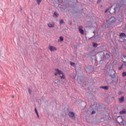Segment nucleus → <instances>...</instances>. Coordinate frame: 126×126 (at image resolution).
I'll return each instance as SVG.
<instances>
[{
    "label": "nucleus",
    "mask_w": 126,
    "mask_h": 126,
    "mask_svg": "<svg viewBox=\"0 0 126 126\" xmlns=\"http://www.w3.org/2000/svg\"><path fill=\"white\" fill-rule=\"evenodd\" d=\"M119 94H123V92H120Z\"/></svg>",
    "instance_id": "29"
},
{
    "label": "nucleus",
    "mask_w": 126,
    "mask_h": 126,
    "mask_svg": "<svg viewBox=\"0 0 126 126\" xmlns=\"http://www.w3.org/2000/svg\"><path fill=\"white\" fill-rule=\"evenodd\" d=\"M101 88H103L104 90H108L109 89V87L108 86H102Z\"/></svg>",
    "instance_id": "14"
},
{
    "label": "nucleus",
    "mask_w": 126,
    "mask_h": 126,
    "mask_svg": "<svg viewBox=\"0 0 126 126\" xmlns=\"http://www.w3.org/2000/svg\"><path fill=\"white\" fill-rule=\"evenodd\" d=\"M117 122L119 124H121V123H123L124 122V119H123V118H122L121 117H119L117 118Z\"/></svg>",
    "instance_id": "7"
},
{
    "label": "nucleus",
    "mask_w": 126,
    "mask_h": 126,
    "mask_svg": "<svg viewBox=\"0 0 126 126\" xmlns=\"http://www.w3.org/2000/svg\"><path fill=\"white\" fill-rule=\"evenodd\" d=\"M36 2L37 4L39 5L41 2H42V0H36Z\"/></svg>",
    "instance_id": "19"
},
{
    "label": "nucleus",
    "mask_w": 126,
    "mask_h": 126,
    "mask_svg": "<svg viewBox=\"0 0 126 126\" xmlns=\"http://www.w3.org/2000/svg\"><path fill=\"white\" fill-rule=\"evenodd\" d=\"M54 82H55V83H56L57 84H59V83H60V80H59L58 79H55L54 80Z\"/></svg>",
    "instance_id": "15"
},
{
    "label": "nucleus",
    "mask_w": 126,
    "mask_h": 126,
    "mask_svg": "<svg viewBox=\"0 0 126 126\" xmlns=\"http://www.w3.org/2000/svg\"><path fill=\"white\" fill-rule=\"evenodd\" d=\"M119 6L121 7V6H122V5H119Z\"/></svg>",
    "instance_id": "32"
},
{
    "label": "nucleus",
    "mask_w": 126,
    "mask_h": 126,
    "mask_svg": "<svg viewBox=\"0 0 126 126\" xmlns=\"http://www.w3.org/2000/svg\"><path fill=\"white\" fill-rule=\"evenodd\" d=\"M48 50H50V52H55L57 51V48L52 45H49L48 47Z\"/></svg>",
    "instance_id": "2"
},
{
    "label": "nucleus",
    "mask_w": 126,
    "mask_h": 126,
    "mask_svg": "<svg viewBox=\"0 0 126 126\" xmlns=\"http://www.w3.org/2000/svg\"><path fill=\"white\" fill-rule=\"evenodd\" d=\"M68 116L70 117V118H71V119H74L75 114L72 112H69L68 113Z\"/></svg>",
    "instance_id": "5"
},
{
    "label": "nucleus",
    "mask_w": 126,
    "mask_h": 126,
    "mask_svg": "<svg viewBox=\"0 0 126 126\" xmlns=\"http://www.w3.org/2000/svg\"><path fill=\"white\" fill-rule=\"evenodd\" d=\"M60 41H63V36H60Z\"/></svg>",
    "instance_id": "20"
},
{
    "label": "nucleus",
    "mask_w": 126,
    "mask_h": 126,
    "mask_svg": "<svg viewBox=\"0 0 126 126\" xmlns=\"http://www.w3.org/2000/svg\"><path fill=\"white\" fill-rule=\"evenodd\" d=\"M95 111H93L92 112V115H93L94 114H95Z\"/></svg>",
    "instance_id": "28"
},
{
    "label": "nucleus",
    "mask_w": 126,
    "mask_h": 126,
    "mask_svg": "<svg viewBox=\"0 0 126 126\" xmlns=\"http://www.w3.org/2000/svg\"><path fill=\"white\" fill-rule=\"evenodd\" d=\"M58 15H58V13H57V12H55L54 13V17H58Z\"/></svg>",
    "instance_id": "18"
},
{
    "label": "nucleus",
    "mask_w": 126,
    "mask_h": 126,
    "mask_svg": "<svg viewBox=\"0 0 126 126\" xmlns=\"http://www.w3.org/2000/svg\"><path fill=\"white\" fill-rule=\"evenodd\" d=\"M123 76H126V72H123L122 73Z\"/></svg>",
    "instance_id": "23"
},
{
    "label": "nucleus",
    "mask_w": 126,
    "mask_h": 126,
    "mask_svg": "<svg viewBox=\"0 0 126 126\" xmlns=\"http://www.w3.org/2000/svg\"><path fill=\"white\" fill-rule=\"evenodd\" d=\"M122 62L125 63V65L126 66V57H124V58L122 59Z\"/></svg>",
    "instance_id": "13"
},
{
    "label": "nucleus",
    "mask_w": 126,
    "mask_h": 126,
    "mask_svg": "<svg viewBox=\"0 0 126 126\" xmlns=\"http://www.w3.org/2000/svg\"><path fill=\"white\" fill-rule=\"evenodd\" d=\"M120 37H126V34L125 33H121L119 34Z\"/></svg>",
    "instance_id": "12"
},
{
    "label": "nucleus",
    "mask_w": 126,
    "mask_h": 126,
    "mask_svg": "<svg viewBox=\"0 0 126 126\" xmlns=\"http://www.w3.org/2000/svg\"><path fill=\"white\" fill-rule=\"evenodd\" d=\"M29 94H31V90H30V89H29Z\"/></svg>",
    "instance_id": "26"
},
{
    "label": "nucleus",
    "mask_w": 126,
    "mask_h": 126,
    "mask_svg": "<svg viewBox=\"0 0 126 126\" xmlns=\"http://www.w3.org/2000/svg\"><path fill=\"white\" fill-rule=\"evenodd\" d=\"M122 68H123V65H122L120 67H119V70H121V69H122Z\"/></svg>",
    "instance_id": "25"
},
{
    "label": "nucleus",
    "mask_w": 126,
    "mask_h": 126,
    "mask_svg": "<svg viewBox=\"0 0 126 126\" xmlns=\"http://www.w3.org/2000/svg\"><path fill=\"white\" fill-rule=\"evenodd\" d=\"M34 111H35V113L36 114L38 118H39V114L38 113V111H37V109L36 108H35Z\"/></svg>",
    "instance_id": "17"
},
{
    "label": "nucleus",
    "mask_w": 126,
    "mask_h": 126,
    "mask_svg": "<svg viewBox=\"0 0 126 126\" xmlns=\"http://www.w3.org/2000/svg\"><path fill=\"white\" fill-rule=\"evenodd\" d=\"M119 114L120 115H124L126 114V109H124L123 110L120 111Z\"/></svg>",
    "instance_id": "9"
},
{
    "label": "nucleus",
    "mask_w": 126,
    "mask_h": 126,
    "mask_svg": "<svg viewBox=\"0 0 126 126\" xmlns=\"http://www.w3.org/2000/svg\"><path fill=\"white\" fill-rule=\"evenodd\" d=\"M47 25L48 27H49L50 28H52L53 27H55V23H54L53 22L48 23L47 24Z\"/></svg>",
    "instance_id": "8"
},
{
    "label": "nucleus",
    "mask_w": 126,
    "mask_h": 126,
    "mask_svg": "<svg viewBox=\"0 0 126 126\" xmlns=\"http://www.w3.org/2000/svg\"><path fill=\"white\" fill-rule=\"evenodd\" d=\"M63 23H64V22L63 21V20H61L60 21V24L61 25H62V24H63Z\"/></svg>",
    "instance_id": "22"
},
{
    "label": "nucleus",
    "mask_w": 126,
    "mask_h": 126,
    "mask_svg": "<svg viewBox=\"0 0 126 126\" xmlns=\"http://www.w3.org/2000/svg\"><path fill=\"white\" fill-rule=\"evenodd\" d=\"M116 9L117 8H113V6H111L109 9V12L111 14H114L116 12Z\"/></svg>",
    "instance_id": "3"
},
{
    "label": "nucleus",
    "mask_w": 126,
    "mask_h": 126,
    "mask_svg": "<svg viewBox=\"0 0 126 126\" xmlns=\"http://www.w3.org/2000/svg\"><path fill=\"white\" fill-rule=\"evenodd\" d=\"M122 0V3H123V4H125V3H126V0Z\"/></svg>",
    "instance_id": "21"
},
{
    "label": "nucleus",
    "mask_w": 126,
    "mask_h": 126,
    "mask_svg": "<svg viewBox=\"0 0 126 126\" xmlns=\"http://www.w3.org/2000/svg\"><path fill=\"white\" fill-rule=\"evenodd\" d=\"M83 29V27L82 26H80L79 27V31L81 33V34H84V31L82 30Z\"/></svg>",
    "instance_id": "6"
},
{
    "label": "nucleus",
    "mask_w": 126,
    "mask_h": 126,
    "mask_svg": "<svg viewBox=\"0 0 126 126\" xmlns=\"http://www.w3.org/2000/svg\"><path fill=\"white\" fill-rule=\"evenodd\" d=\"M59 76L60 77L61 79H64L65 78V76L63 75V73H62V74L59 75Z\"/></svg>",
    "instance_id": "11"
},
{
    "label": "nucleus",
    "mask_w": 126,
    "mask_h": 126,
    "mask_svg": "<svg viewBox=\"0 0 126 126\" xmlns=\"http://www.w3.org/2000/svg\"><path fill=\"white\" fill-rule=\"evenodd\" d=\"M70 64H71V65L72 66H74L75 63H74L71 62V63H70Z\"/></svg>",
    "instance_id": "24"
},
{
    "label": "nucleus",
    "mask_w": 126,
    "mask_h": 126,
    "mask_svg": "<svg viewBox=\"0 0 126 126\" xmlns=\"http://www.w3.org/2000/svg\"><path fill=\"white\" fill-rule=\"evenodd\" d=\"M124 96H121L119 99V101L120 103H124Z\"/></svg>",
    "instance_id": "10"
},
{
    "label": "nucleus",
    "mask_w": 126,
    "mask_h": 126,
    "mask_svg": "<svg viewBox=\"0 0 126 126\" xmlns=\"http://www.w3.org/2000/svg\"><path fill=\"white\" fill-rule=\"evenodd\" d=\"M112 71L113 72V74H115V72L114 70H112Z\"/></svg>",
    "instance_id": "31"
},
{
    "label": "nucleus",
    "mask_w": 126,
    "mask_h": 126,
    "mask_svg": "<svg viewBox=\"0 0 126 126\" xmlns=\"http://www.w3.org/2000/svg\"><path fill=\"white\" fill-rule=\"evenodd\" d=\"M114 22H116V18L113 17L106 20V23H108V24H112V23H114Z\"/></svg>",
    "instance_id": "1"
},
{
    "label": "nucleus",
    "mask_w": 126,
    "mask_h": 126,
    "mask_svg": "<svg viewBox=\"0 0 126 126\" xmlns=\"http://www.w3.org/2000/svg\"><path fill=\"white\" fill-rule=\"evenodd\" d=\"M55 71H56L57 72L54 74V75H55V76H57L58 74H59V75H61V74H62V73H63V71L60 70V69H55Z\"/></svg>",
    "instance_id": "4"
},
{
    "label": "nucleus",
    "mask_w": 126,
    "mask_h": 126,
    "mask_svg": "<svg viewBox=\"0 0 126 126\" xmlns=\"http://www.w3.org/2000/svg\"><path fill=\"white\" fill-rule=\"evenodd\" d=\"M93 46L94 48H96L98 46V44H97V43H93Z\"/></svg>",
    "instance_id": "16"
},
{
    "label": "nucleus",
    "mask_w": 126,
    "mask_h": 126,
    "mask_svg": "<svg viewBox=\"0 0 126 126\" xmlns=\"http://www.w3.org/2000/svg\"><path fill=\"white\" fill-rule=\"evenodd\" d=\"M100 2H101V0H98L97 1V3H100Z\"/></svg>",
    "instance_id": "27"
},
{
    "label": "nucleus",
    "mask_w": 126,
    "mask_h": 126,
    "mask_svg": "<svg viewBox=\"0 0 126 126\" xmlns=\"http://www.w3.org/2000/svg\"><path fill=\"white\" fill-rule=\"evenodd\" d=\"M108 9H106L105 11V13H106V12H107V11H108Z\"/></svg>",
    "instance_id": "30"
}]
</instances>
